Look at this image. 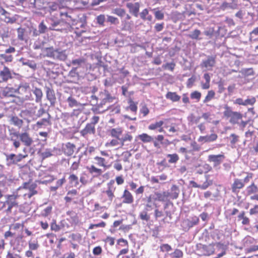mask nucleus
<instances>
[{
	"label": "nucleus",
	"instance_id": "f257e3e1",
	"mask_svg": "<svg viewBox=\"0 0 258 258\" xmlns=\"http://www.w3.org/2000/svg\"><path fill=\"white\" fill-rule=\"evenodd\" d=\"M18 138H19L20 141L27 147L31 146L33 143V139L27 132L21 133L18 132H11L10 133L9 140L13 142V145L16 149L20 147L21 145L20 142L17 140Z\"/></svg>",
	"mask_w": 258,
	"mask_h": 258
},
{
	"label": "nucleus",
	"instance_id": "f03ea898",
	"mask_svg": "<svg viewBox=\"0 0 258 258\" xmlns=\"http://www.w3.org/2000/svg\"><path fill=\"white\" fill-rule=\"evenodd\" d=\"M43 52L45 53L46 56L56 60L63 61L68 57L66 50H62L60 48H54L53 46L45 48Z\"/></svg>",
	"mask_w": 258,
	"mask_h": 258
},
{
	"label": "nucleus",
	"instance_id": "7ed1b4c3",
	"mask_svg": "<svg viewBox=\"0 0 258 258\" xmlns=\"http://www.w3.org/2000/svg\"><path fill=\"white\" fill-rule=\"evenodd\" d=\"M59 16L61 21L68 25H74L76 22L75 15L71 10H61L59 12Z\"/></svg>",
	"mask_w": 258,
	"mask_h": 258
},
{
	"label": "nucleus",
	"instance_id": "20e7f679",
	"mask_svg": "<svg viewBox=\"0 0 258 258\" xmlns=\"http://www.w3.org/2000/svg\"><path fill=\"white\" fill-rule=\"evenodd\" d=\"M216 63V55H206V58L202 60L200 63V67L202 69H205L207 71H212Z\"/></svg>",
	"mask_w": 258,
	"mask_h": 258
},
{
	"label": "nucleus",
	"instance_id": "39448f33",
	"mask_svg": "<svg viewBox=\"0 0 258 258\" xmlns=\"http://www.w3.org/2000/svg\"><path fill=\"white\" fill-rule=\"evenodd\" d=\"M98 99L100 102L98 104L99 107H102L103 105L109 103H113L115 98L112 96L108 91L104 90L99 93Z\"/></svg>",
	"mask_w": 258,
	"mask_h": 258
},
{
	"label": "nucleus",
	"instance_id": "423d86ee",
	"mask_svg": "<svg viewBox=\"0 0 258 258\" xmlns=\"http://www.w3.org/2000/svg\"><path fill=\"white\" fill-rule=\"evenodd\" d=\"M224 114L227 117L230 118L229 121L232 124L238 123L239 120L242 117V115L240 113L233 111L231 108L228 106L225 107Z\"/></svg>",
	"mask_w": 258,
	"mask_h": 258
},
{
	"label": "nucleus",
	"instance_id": "0eeeda50",
	"mask_svg": "<svg viewBox=\"0 0 258 258\" xmlns=\"http://www.w3.org/2000/svg\"><path fill=\"white\" fill-rule=\"evenodd\" d=\"M17 74L11 70L8 67L4 66L0 70V83H7L14 78Z\"/></svg>",
	"mask_w": 258,
	"mask_h": 258
},
{
	"label": "nucleus",
	"instance_id": "6e6552de",
	"mask_svg": "<svg viewBox=\"0 0 258 258\" xmlns=\"http://www.w3.org/2000/svg\"><path fill=\"white\" fill-rule=\"evenodd\" d=\"M6 161L8 166H11L13 164H16L18 162H20L23 159L26 158L27 155H23L21 154L16 155L12 153L6 154Z\"/></svg>",
	"mask_w": 258,
	"mask_h": 258
},
{
	"label": "nucleus",
	"instance_id": "1a4fd4ad",
	"mask_svg": "<svg viewBox=\"0 0 258 258\" xmlns=\"http://www.w3.org/2000/svg\"><path fill=\"white\" fill-rule=\"evenodd\" d=\"M225 159L224 154L219 155H209L208 156V161L209 162L213 163L214 167H216L223 161Z\"/></svg>",
	"mask_w": 258,
	"mask_h": 258
},
{
	"label": "nucleus",
	"instance_id": "9d476101",
	"mask_svg": "<svg viewBox=\"0 0 258 258\" xmlns=\"http://www.w3.org/2000/svg\"><path fill=\"white\" fill-rule=\"evenodd\" d=\"M46 98L50 102V106H55L56 103V98L54 91L49 87H46Z\"/></svg>",
	"mask_w": 258,
	"mask_h": 258
},
{
	"label": "nucleus",
	"instance_id": "9b49d317",
	"mask_svg": "<svg viewBox=\"0 0 258 258\" xmlns=\"http://www.w3.org/2000/svg\"><path fill=\"white\" fill-rule=\"evenodd\" d=\"M126 7L128 9L130 13L136 17H138V13L140 7V3H128L126 4Z\"/></svg>",
	"mask_w": 258,
	"mask_h": 258
},
{
	"label": "nucleus",
	"instance_id": "f8f14e48",
	"mask_svg": "<svg viewBox=\"0 0 258 258\" xmlns=\"http://www.w3.org/2000/svg\"><path fill=\"white\" fill-rule=\"evenodd\" d=\"M230 2L224 1L220 6V9L222 11L228 9L235 10L237 8L238 4L236 0H229Z\"/></svg>",
	"mask_w": 258,
	"mask_h": 258
},
{
	"label": "nucleus",
	"instance_id": "ddd939ff",
	"mask_svg": "<svg viewBox=\"0 0 258 258\" xmlns=\"http://www.w3.org/2000/svg\"><path fill=\"white\" fill-rule=\"evenodd\" d=\"M5 197L7 200L5 202V204L12 207H17L18 206V203L16 201L19 197L18 194L6 195Z\"/></svg>",
	"mask_w": 258,
	"mask_h": 258
},
{
	"label": "nucleus",
	"instance_id": "4468645a",
	"mask_svg": "<svg viewBox=\"0 0 258 258\" xmlns=\"http://www.w3.org/2000/svg\"><path fill=\"white\" fill-rule=\"evenodd\" d=\"M47 117L46 118H42L40 120H38L36 123L35 126L38 128H42L47 125H50L51 124L50 118L51 115L49 113H47Z\"/></svg>",
	"mask_w": 258,
	"mask_h": 258
},
{
	"label": "nucleus",
	"instance_id": "2eb2a0df",
	"mask_svg": "<svg viewBox=\"0 0 258 258\" xmlns=\"http://www.w3.org/2000/svg\"><path fill=\"white\" fill-rule=\"evenodd\" d=\"M86 60V59L83 57L73 59L71 61V63L73 66H75V67L73 68L70 73H72L73 72H75L78 68L82 67L85 64Z\"/></svg>",
	"mask_w": 258,
	"mask_h": 258
},
{
	"label": "nucleus",
	"instance_id": "dca6fc26",
	"mask_svg": "<svg viewBox=\"0 0 258 258\" xmlns=\"http://www.w3.org/2000/svg\"><path fill=\"white\" fill-rule=\"evenodd\" d=\"M36 187L35 184H30L29 183L25 182L24 183V188L28 189L29 192L25 194V196H27L29 198H31L33 196L36 195L37 192L35 189Z\"/></svg>",
	"mask_w": 258,
	"mask_h": 258
},
{
	"label": "nucleus",
	"instance_id": "f3484780",
	"mask_svg": "<svg viewBox=\"0 0 258 258\" xmlns=\"http://www.w3.org/2000/svg\"><path fill=\"white\" fill-rule=\"evenodd\" d=\"M217 138L218 136L216 134H212L210 135L200 136L198 139V141L202 143H209L216 141Z\"/></svg>",
	"mask_w": 258,
	"mask_h": 258
},
{
	"label": "nucleus",
	"instance_id": "a211bd4d",
	"mask_svg": "<svg viewBox=\"0 0 258 258\" xmlns=\"http://www.w3.org/2000/svg\"><path fill=\"white\" fill-rule=\"evenodd\" d=\"M244 186V183L241 179L236 178L232 184L231 189L233 192H238L239 189L242 188Z\"/></svg>",
	"mask_w": 258,
	"mask_h": 258
},
{
	"label": "nucleus",
	"instance_id": "6ab92c4d",
	"mask_svg": "<svg viewBox=\"0 0 258 258\" xmlns=\"http://www.w3.org/2000/svg\"><path fill=\"white\" fill-rule=\"evenodd\" d=\"M96 132L95 126L87 123L84 129L81 131L80 134L83 137H86L87 135H94Z\"/></svg>",
	"mask_w": 258,
	"mask_h": 258
},
{
	"label": "nucleus",
	"instance_id": "aec40b11",
	"mask_svg": "<svg viewBox=\"0 0 258 258\" xmlns=\"http://www.w3.org/2000/svg\"><path fill=\"white\" fill-rule=\"evenodd\" d=\"M17 92L18 90L16 88L7 87L3 90L2 95L4 97H13Z\"/></svg>",
	"mask_w": 258,
	"mask_h": 258
},
{
	"label": "nucleus",
	"instance_id": "412c9836",
	"mask_svg": "<svg viewBox=\"0 0 258 258\" xmlns=\"http://www.w3.org/2000/svg\"><path fill=\"white\" fill-rule=\"evenodd\" d=\"M75 145L70 142L66 143L63 148V150L65 155L67 156H71L74 153Z\"/></svg>",
	"mask_w": 258,
	"mask_h": 258
},
{
	"label": "nucleus",
	"instance_id": "4be33fe9",
	"mask_svg": "<svg viewBox=\"0 0 258 258\" xmlns=\"http://www.w3.org/2000/svg\"><path fill=\"white\" fill-rule=\"evenodd\" d=\"M122 198L123 199V203L130 204L134 202V198L132 194L127 189L124 190Z\"/></svg>",
	"mask_w": 258,
	"mask_h": 258
},
{
	"label": "nucleus",
	"instance_id": "5701e85b",
	"mask_svg": "<svg viewBox=\"0 0 258 258\" xmlns=\"http://www.w3.org/2000/svg\"><path fill=\"white\" fill-rule=\"evenodd\" d=\"M214 246H215V243L211 244L208 245H203L202 248L204 252V255L209 256L213 254L215 250Z\"/></svg>",
	"mask_w": 258,
	"mask_h": 258
},
{
	"label": "nucleus",
	"instance_id": "b1692460",
	"mask_svg": "<svg viewBox=\"0 0 258 258\" xmlns=\"http://www.w3.org/2000/svg\"><path fill=\"white\" fill-rule=\"evenodd\" d=\"M70 107H79L82 106V104L77 101V100L72 95L70 96L66 100Z\"/></svg>",
	"mask_w": 258,
	"mask_h": 258
},
{
	"label": "nucleus",
	"instance_id": "393cba45",
	"mask_svg": "<svg viewBox=\"0 0 258 258\" xmlns=\"http://www.w3.org/2000/svg\"><path fill=\"white\" fill-rule=\"evenodd\" d=\"M10 122L12 124L16 126L19 128L21 127L23 124V121L18 118V116L12 115L10 117Z\"/></svg>",
	"mask_w": 258,
	"mask_h": 258
},
{
	"label": "nucleus",
	"instance_id": "a878e982",
	"mask_svg": "<svg viewBox=\"0 0 258 258\" xmlns=\"http://www.w3.org/2000/svg\"><path fill=\"white\" fill-rule=\"evenodd\" d=\"M19 61L24 66H27L32 69H36L37 64L34 60H30L24 58H21Z\"/></svg>",
	"mask_w": 258,
	"mask_h": 258
},
{
	"label": "nucleus",
	"instance_id": "bb28decb",
	"mask_svg": "<svg viewBox=\"0 0 258 258\" xmlns=\"http://www.w3.org/2000/svg\"><path fill=\"white\" fill-rule=\"evenodd\" d=\"M32 92L36 97L35 102L36 103L41 102L43 96V93L41 90L39 88L35 87L33 89Z\"/></svg>",
	"mask_w": 258,
	"mask_h": 258
},
{
	"label": "nucleus",
	"instance_id": "cd10ccee",
	"mask_svg": "<svg viewBox=\"0 0 258 258\" xmlns=\"http://www.w3.org/2000/svg\"><path fill=\"white\" fill-rule=\"evenodd\" d=\"M165 97L166 99L173 102L178 101L180 99V96L177 95L176 92H168L166 94Z\"/></svg>",
	"mask_w": 258,
	"mask_h": 258
},
{
	"label": "nucleus",
	"instance_id": "c85d7f7f",
	"mask_svg": "<svg viewBox=\"0 0 258 258\" xmlns=\"http://www.w3.org/2000/svg\"><path fill=\"white\" fill-rule=\"evenodd\" d=\"M110 135L114 138H116L119 141L120 136L122 134V130L121 128H114L110 130Z\"/></svg>",
	"mask_w": 258,
	"mask_h": 258
},
{
	"label": "nucleus",
	"instance_id": "c756f323",
	"mask_svg": "<svg viewBox=\"0 0 258 258\" xmlns=\"http://www.w3.org/2000/svg\"><path fill=\"white\" fill-rule=\"evenodd\" d=\"M114 183V181L111 180L108 183V189L106 191V193L109 198V199L112 201L113 198L114 197L113 191L114 188L113 187L112 185Z\"/></svg>",
	"mask_w": 258,
	"mask_h": 258
},
{
	"label": "nucleus",
	"instance_id": "7c9ffc66",
	"mask_svg": "<svg viewBox=\"0 0 258 258\" xmlns=\"http://www.w3.org/2000/svg\"><path fill=\"white\" fill-rule=\"evenodd\" d=\"M26 30L24 28L20 27L17 29L18 39L20 41H27L25 37Z\"/></svg>",
	"mask_w": 258,
	"mask_h": 258
},
{
	"label": "nucleus",
	"instance_id": "2f4dec72",
	"mask_svg": "<svg viewBox=\"0 0 258 258\" xmlns=\"http://www.w3.org/2000/svg\"><path fill=\"white\" fill-rule=\"evenodd\" d=\"M140 17L143 20H148L151 21L152 20V16L149 14V11L148 9H145L140 14Z\"/></svg>",
	"mask_w": 258,
	"mask_h": 258
},
{
	"label": "nucleus",
	"instance_id": "473e14b6",
	"mask_svg": "<svg viewBox=\"0 0 258 258\" xmlns=\"http://www.w3.org/2000/svg\"><path fill=\"white\" fill-rule=\"evenodd\" d=\"M171 193L170 197L172 199H176L179 195L180 190L177 186L173 185L171 188Z\"/></svg>",
	"mask_w": 258,
	"mask_h": 258
},
{
	"label": "nucleus",
	"instance_id": "72a5a7b5",
	"mask_svg": "<svg viewBox=\"0 0 258 258\" xmlns=\"http://www.w3.org/2000/svg\"><path fill=\"white\" fill-rule=\"evenodd\" d=\"M138 138L144 143H149L153 141V138L147 134L139 135Z\"/></svg>",
	"mask_w": 258,
	"mask_h": 258
},
{
	"label": "nucleus",
	"instance_id": "f704fd0d",
	"mask_svg": "<svg viewBox=\"0 0 258 258\" xmlns=\"http://www.w3.org/2000/svg\"><path fill=\"white\" fill-rule=\"evenodd\" d=\"M206 181L202 184H201V189L205 190L207 189L209 186L213 184V180L210 179V175H205Z\"/></svg>",
	"mask_w": 258,
	"mask_h": 258
},
{
	"label": "nucleus",
	"instance_id": "c9c22d12",
	"mask_svg": "<svg viewBox=\"0 0 258 258\" xmlns=\"http://www.w3.org/2000/svg\"><path fill=\"white\" fill-rule=\"evenodd\" d=\"M167 157L169 158L168 163L171 164L176 163L179 159L178 155L175 153L167 154Z\"/></svg>",
	"mask_w": 258,
	"mask_h": 258
},
{
	"label": "nucleus",
	"instance_id": "e433bc0d",
	"mask_svg": "<svg viewBox=\"0 0 258 258\" xmlns=\"http://www.w3.org/2000/svg\"><path fill=\"white\" fill-rule=\"evenodd\" d=\"M30 88L29 85L27 83H22L21 84L19 87L16 88L18 90V92L19 93H23L24 92H26Z\"/></svg>",
	"mask_w": 258,
	"mask_h": 258
},
{
	"label": "nucleus",
	"instance_id": "4c0bfd02",
	"mask_svg": "<svg viewBox=\"0 0 258 258\" xmlns=\"http://www.w3.org/2000/svg\"><path fill=\"white\" fill-rule=\"evenodd\" d=\"M201 32L198 29H195L189 34V38L192 39L200 40L199 36L201 35Z\"/></svg>",
	"mask_w": 258,
	"mask_h": 258
},
{
	"label": "nucleus",
	"instance_id": "58836bf2",
	"mask_svg": "<svg viewBox=\"0 0 258 258\" xmlns=\"http://www.w3.org/2000/svg\"><path fill=\"white\" fill-rule=\"evenodd\" d=\"M94 159L96 161V164H97L98 166L101 167L106 166V162L104 158L98 156H96Z\"/></svg>",
	"mask_w": 258,
	"mask_h": 258
},
{
	"label": "nucleus",
	"instance_id": "ea45409f",
	"mask_svg": "<svg viewBox=\"0 0 258 258\" xmlns=\"http://www.w3.org/2000/svg\"><path fill=\"white\" fill-rule=\"evenodd\" d=\"M112 13L117 15L119 17H122L126 14L125 10L121 8H115L113 10Z\"/></svg>",
	"mask_w": 258,
	"mask_h": 258
},
{
	"label": "nucleus",
	"instance_id": "a19ab883",
	"mask_svg": "<svg viewBox=\"0 0 258 258\" xmlns=\"http://www.w3.org/2000/svg\"><path fill=\"white\" fill-rule=\"evenodd\" d=\"M257 192H258V187L254 184V183H252L247 188V192L248 195L256 193Z\"/></svg>",
	"mask_w": 258,
	"mask_h": 258
},
{
	"label": "nucleus",
	"instance_id": "79ce46f5",
	"mask_svg": "<svg viewBox=\"0 0 258 258\" xmlns=\"http://www.w3.org/2000/svg\"><path fill=\"white\" fill-rule=\"evenodd\" d=\"M215 95V93L213 90H210L208 91L207 96L203 101L204 103H207L213 99Z\"/></svg>",
	"mask_w": 258,
	"mask_h": 258
},
{
	"label": "nucleus",
	"instance_id": "37998d69",
	"mask_svg": "<svg viewBox=\"0 0 258 258\" xmlns=\"http://www.w3.org/2000/svg\"><path fill=\"white\" fill-rule=\"evenodd\" d=\"M164 122L162 120L157 121L155 123L150 124L148 128L151 130H154L157 128H160L163 124Z\"/></svg>",
	"mask_w": 258,
	"mask_h": 258
},
{
	"label": "nucleus",
	"instance_id": "c03bdc74",
	"mask_svg": "<svg viewBox=\"0 0 258 258\" xmlns=\"http://www.w3.org/2000/svg\"><path fill=\"white\" fill-rule=\"evenodd\" d=\"M70 182L71 183H74L73 186L77 187L79 184L78 177L74 174H71L69 177Z\"/></svg>",
	"mask_w": 258,
	"mask_h": 258
},
{
	"label": "nucleus",
	"instance_id": "a18cd8bd",
	"mask_svg": "<svg viewBox=\"0 0 258 258\" xmlns=\"http://www.w3.org/2000/svg\"><path fill=\"white\" fill-rule=\"evenodd\" d=\"M128 103L130 104V106L126 108V109H130L132 111L136 113L138 109L137 103H135L132 100H130L128 101Z\"/></svg>",
	"mask_w": 258,
	"mask_h": 258
},
{
	"label": "nucleus",
	"instance_id": "49530a36",
	"mask_svg": "<svg viewBox=\"0 0 258 258\" xmlns=\"http://www.w3.org/2000/svg\"><path fill=\"white\" fill-rule=\"evenodd\" d=\"M34 111H33L32 110H28L25 109L24 110H22L20 113V116L22 117H25L26 116H32L34 114Z\"/></svg>",
	"mask_w": 258,
	"mask_h": 258
},
{
	"label": "nucleus",
	"instance_id": "de8ad7c7",
	"mask_svg": "<svg viewBox=\"0 0 258 258\" xmlns=\"http://www.w3.org/2000/svg\"><path fill=\"white\" fill-rule=\"evenodd\" d=\"M2 16L5 17L4 21L7 23H13L16 21L15 18L10 17V14L8 12L7 15L3 14Z\"/></svg>",
	"mask_w": 258,
	"mask_h": 258
},
{
	"label": "nucleus",
	"instance_id": "09e8293b",
	"mask_svg": "<svg viewBox=\"0 0 258 258\" xmlns=\"http://www.w3.org/2000/svg\"><path fill=\"white\" fill-rule=\"evenodd\" d=\"M170 255L174 258H181L183 256V252L181 250L176 249L173 253L170 254Z\"/></svg>",
	"mask_w": 258,
	"mask_h": 258
},
{
	"label": "nucleus",
	"instance_id": "8fccbe9b",
	"mask_svg": "<svg viewBox=\"0 0 258 258\" xmlns=\"http://www.w3.org/2000/svg\"><path fill=\"white\" fill-rule=\"evenodd\" d=\"M147 213L148 211L144 209V210L140 213L139 216L140 218L143 220H145L146 221H149L150 220V216L148 215Z\"/></svg>",
	"mask_w": 258,
	"mask_h": 258
},
{
	"label": "nucleus",
	"instance_id": "3c124183",
	"mask_svg": "<svg viewBox=\"0 0 258 258\" xmlns=\"http://www.w3.org/2000/svg\"><path fill=\"white\" fill-rule=\"evenodd\" d=\"M133 139V137L130 135L129 134H126L124 135V137L121 138L119 140L121 143V145L123 146L124 145V143L126 141H131Z\"/></svg>",
	"mask_w": 258,
	"mask_h": 258
},
{
	"label": "nucleus",
	"instance_id": "603ef678",
	"mask_svg": "<svg viewBox=\"0 0 258 258\" xmlns=\"http://www.w3.org/2000/svg\"><path fill=\"white\" fill-rule=\"evenodd\" d=\"M59 8V5L57 3L52 2L49 3L48 5V9H49L50 12H54L56 11Z\"/></svg>",
	"mask_w": 258,
	"mask_h": 258
},
{
	"label": "nucleus",
	"instance_id": "864d4df0",
	"mask_svg": "<svg viewBox=\"0 0 258 258\" xmlns=\"http://www.w3.org/2000/svg\"><path fill=\"white\" fill-rule=\"evenodd\" d=\"M52 209V208L50 206L47 207L41 212V215L43 217H47L51 214Z\"/></svg>",
	"mask_w": 258,
	"mask_h": 258
},
{
	"label": "nucleus",
	"instance_id": "5fc2aeb1",
	"mask_svg": "<svg viewBox=\"0 0 258 258\" xmlns=\"http://www.w3.org/2000/svg\"><path fill=\"white\" fill-rule=\"evenodd\" d=\"M38 28L39 33H40L41 34L45 33L47 30V27L44 24L43 21L39 24Z\"/></svg>",
	"mask_w": 258,
	"mask_h": 258
},
{
	"label": "nucleus",
	"instance_id": "6e6d98bb",
	"mask_svg": "<svg viewBox=\"0 0 258 258\" xmlns=\"http://www.w3.org/2000/svg\"><path fill=\"white\" fill-rule=\"evenodd\" d=\"M256 102V99L254 97H251L250 98H247L244 101V106H247L248 105H252Z\"/></svg>",
	"mask_w": 258,
	"mask_h": 258
},
{
	"label": "nucleus",
	"instance_id": "4d7b16f0",
	"mask_svg": "<svg viewBox=\"0 0 258 258\" xmlns=\"http://www.w3.org/2000/svg\"><path fill=\"white\" fill-rule=\"evenodd\" d=\"M175 66V64L174 62L166 63L162 66V68L164 69L169 70L171 71H173Z\"/></svg>",
	"mask_w": 258,
	"mask_h": 258
},
{
	"label": "nucleus",
	"instance_id": "13d9d810",
	"mask_svg": "<svg viewBox=\"0 0 258 258\" xmlns=\"http://www.w3.org/2000/svg\"><path fill=\"white\" fill-rule=\"evenodd\" d=\"M156 195L157 196V200L159 201H164L165 198L168 196V194L165 192H164L163 194L156 193Z\"/></svg>",
	"mask_w": 258,
	"mask_h": 258
},
{
	"label": "nucleus",
	"instance_id": "bf43d9fd",
	"mask_svg": "<svg viewBox=\"0 0 258 258\" xmlns=\"http://www.w3.org/2000/svg\"><path fill=\"white\" fill-rule=\"evenodd\" d=\"M190 97L192 99H197L199 101L201 97V93L197 91H195L190 94Z\"/></svg>",
	"mask_w": 258,
	"mask_h": 258
},
{
	"label": "nucleus",
	"instance_id": "052dcab7",
	"mask_svg": "<svg viewBox=\"0 0 258 258\" xmlns=\"http://www.w3.org/2000/svg\"><path fill=\"white\" fill-rule=\"evenodd\" d=\"M97 22L100 25L103 26L105 20V17L104 15H100L96 18Z\"/></svg>",
	"mask_w": 258,
	"mask_h": 258
},
{
	"label": "nucleus",
	"instance_id": "680f3d73",
	"mask_svg": "<svg viewBox=\"0 0 258 258\" xmlns=\"http://www.w3.org/2000/svg\"><path fill=\"white\" fill-rule=\"evenodd\" d=\"M106 225V223L102 221L101 222L98 223V224H92L90 225L89 228L90 229H93L94 228H98V227H104Z\"/></svg>",
	"mask_w": 258,
	"mask_h": 258
},
{
	"label": "nucleus",
	"instance_id": "e2e57ef3",
	"mask_svg": "<svg viewBox=\"0 0 258 258\" xmlns=\"http://www.w3.org/2000/svg\"><path fill=\"white\" fill-rule=\"evenodd\" d=\"M160 248V250L163 252L169 251L172 249L171 246L169 245L168 244H163L161 245Z\"/></svg>",
	"mask_w": 258,
	"mask_h": 258
},
{
	"label": "nucleus",
	"instance_id": "0e129e2a",
	"mask_svg": "<svg viewBox=\"0 0 258 258\" xmlns=\"http://www.w3.org/2000/svg\"><path fill=\"white\" fill-rule=\"evenodd\" d=\"M89 171L91 173H95L97 174L100 175L102 171L100 169H98L95 167L94 165H92L89 168Z\"/></svg>",
	"mask_w": 258,
	"mask_h": 258
},
{
	"label": "nucleus",
	"instance_id": "69168bd1",
	"mask_svg": "<svg viewBox=\"0 0 258 258\" xmlns=\"http://www.w3.org/2000/svg\"><path fill=\"white\" fill-rule=\"evenodd\" d=\"M0 56L5 60L6 62H11L13 59V57L12 55H7L6 54H1Z\"/></svg>",
	"mask_w": 258,
	"mask_h": 258
},
{
	"label": "nucleus",
	"instance_id": "338daca9",
	"mask_svg": "<svg viewBox=\"0 0 258 258\" xmlns=\"http://www.w3.org/2000/svg\"><path fill=\"white\" fill-rule=\"evenodd\" d=\"M107 21L110 22L111 24H114L119 23L118 19L112 16H107Z\"/></svg>",
	"mask_w": 258,
	"mask_h": 258
},
{
	"label": "nucleus",
	"instance_id": "774afa93",
	"mask_svg": "<svg viewBox=\"0 0 258 258\" xmlns=\"http://www.w3.org/2000/svg\"><path fill=\"white\" fill-rule=\"evenodd\" d=\"M156 19L158 20H161L164 19V14L160 11H157L154 13Z\"/></svg>",
	"mask_w": 258,
	"mask_h": 258
}]
</instances>
